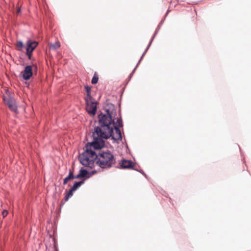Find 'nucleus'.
I'll list each match as a JSON object with an SVG mask.
<instances>
[{
    "mask_svg": "<svg viewBox=\"0 0 251 251\" xmlns=\"http://www.w3.org/2000/svg\"><path fill=\"white\" fill-rule=\"evenodd\" d=\"M16 47L17 50L19 51H22L23 49L24 48V44L22 41H18L16 43Z\"/></svg>",
    "mask_w": 251,
    "mask_h": 251,
    "instance_id": "ddd939ff",
    "label": "nucleus"
},
{
    "mask_svg": "<svg viewBox=\"0 0 251 251\" xmlns=\"http://www.w3.org/2000/svg\"><path fill=\"white\" fill-rule=\"evenodd\" d=\"M87 111L93 115H94L97 110L96 102L94 101L93 99H85Z\"/></svg>",
    "mask_w": 251,
    "mask_h": 251,
    "instance_id": "20e7f679",
    "label": "nucleus"
},
{
    "mask_svg": "<svg viewBox=\"0 0 251 251\" xmlns=\"http://www.w3.org/2000/svg\"><path fill=\"white\" fill-rule=\"evenodd\" d=\"M74 179L75 178H76V179H78V178H81L82 176L80 175V174H78L77 175H76V176H74Z\"/></svg>",
    "mask_w": 251,
    "mask_h": 251,
    "instance_id": "a211bd4d",
    "label": "nucleus"
},
{
    "mask_svg": "<svg viewBox=\"0 0 251 251\" xmlns=\"http://www.w3.org/2000/svg\"><path fill=\"white\" fill-rule=\"evenodd\" d=\"M84 183V180H82L79 182H75L73 185L71 189L74 191L77 190Z\"/></svg>",
    "mask_w": 251,
    "mask_h": 251,
    "instance_id": "9b49d317",
    "label": "nucleus"
},
{
    "mask_svg": "<svg viewBox=\"0 0 251 251\" xmlns=\"http://www.w3.org/2000/svg\"><path fill=\"white\" fill-rule=\"evenodd\" d=\"M104 125L101 127H95L93 133V142L87 143L85 151L79 156L80 163L86 167L92 168L95 161L102 169H107L115 164L116 161L113 154L109 151H101L97 154L95 150H100L104 147L105 139L111 135V128Z\"/></svg>",
    "mask_w": 251,
    "mask_h": 251,
    "instance_id": "f257e3e1",
    "label": "nucleus"
},
{
    "mask_svg": "<svg viewBox=\"0 0 251 251\" xmlns=\"http://www.w3.org/2000/svg\"><path fill=\"white\" fill-rule=\"evenodd\" d=\"M74 192V191L71 188L70 190L66 193V195L64 198L65 201H67L69 199L73 196Z\"/></svg>",
    "mask_w": 251,
    "mask_h": 251,
    "instance_id": "4468645a",
    "label": "nucleus"
},
{
    "mask_svg": "<svg viewBox=\"0 0 251 251\" xmlns=\"http://www.w3.org/2000/svg\"><path fill=\"white\" fill-rule=\"evenodd\" d=\"M79 174L82 176V177H83L87 175L88 172L86 170L81 169L79 171Z\"/></svg>",
    "mask_w": 251,
    "mask_h": 251,
    "instance_id": "dca6fc26",
    "label": "nucleus"
},
{
    "mask_svg": "<svg viewBox=\"0 0 251 251\" xmlns=\"http://www.w3.org/2000/svg\"><path fill=\"white\" fill-rule=\"evenodd\" d=\"M49 45L51 49L54 50L59 48L60 47V44L59 41H56L54 44L49 43Z\"/></svg>",
    "mask_w": 251,
    "mask_h": 251,
    "instance_id": "f8f14e48",
    "label": "nucleus"
},
{
    "mask_svg": "<svg viewBox=\"0 0 251 251\" xmlns=\"http://www.w3.org/2000/svg\"><path fill=\"white\" fill-rule=\"evenodd\" d=\"M135 166L134 163L130 160H123L121 163V166L123 169H132Z\"/></svg>",
    "mask_w": 251,
    "mask_h": 251,
    "instance_id": "0eeeda50",
    "label": "nucleus"
},
{
    "mask_svg": "<svg viewBox=\"0 0 251 251\" xmlns=\"http://www.w3.org/2000/svg\"><path fill=\"white\" fill-rule=\"evenodd\" d=\"M74 179V177L73 172L70 171L69 172V175L66 178H65L63 180V184L66 185L69 180H72Z\"/></svg>",
    "mask_w": 251,
    "mask_h": 251,
    "instance_id": "9d476101",
    "label": "nucleus"
},
{
    "mask_svg": "<svg viewBox=\"0 0 251 251\" xmlns=\"http://www.w3.org/2000/svg\"><path fill=\"white\" fill-rule=\"evenodd\" d=\"M114 128L115 129L116 135L114 134L113 132L112 133V135L110 137H112V138L114 139V140L121 139L122 136L121 131L119 129V127L117 126H115L114 127Z\"/></svg>",
    "mask_w": 251,
    "mask_h": 251,
    "instance_id": "6e6552de",
    "label": "nucleus"
},
{
    "mask_svg": "<svg viewBox=\"0 0 251 251\" xmlns=\"http://www.w3.org/2000/svg\"><path fill=\"white\" fill-rule=\"evenodd\" d=\"M109 109H106V113L104 114H100L99 116L100 126L96 127H101L104 125H107V127L111 128V135L113 132L114 127H122L123 123L121 119H117L116 122L112 120L114 117V114L116 113L114 109V106L113 104L108 105Z\"/></svg>",
    "mask_w": 251,
    "mask_h": 251,
    "instance_id": "f03ea898",
    "label": "nucleus"
},
{
    "mask_svg": "<svg viewBox=\"0 0 251 251\" xmlns=\"http://www.w3.org/2000/svg\"><path fill=\"white\" fill-rule=\"evenodd\" d=\"M86 93V96L85 98V99H92L93 98L91 96V88L89 86H85L84 87Z\"/></svg>",
    "mask_w": 251,
    "mask_h": 251,
    "instance_id": "1a4fd4ad",
    "label": "nucleus"
},
{
    "mask_svg": "<svg viewBox=\"0 0 251 251\" xmlns=\"http://www.w3.org/2000/svg\"><path fill=\"white\" fill-rule=\"evenodd\" d=\"M3 100L10 110L15 113L17 112V108L15 100L11 97H4Z\"/></svg>",
    "mask_w": 251,
    "mask_h": 251,
    "instance_id": "39448f33",
    "label": "nucleus"
},
{
    "mask_svg": "<svg viewBox=\"0 0 251 251\" xmlns=\"http://www.w3.org/2000/svg\"><path fill=\"white\" fill-rule=\"evenodd\" d=\"M20 12V9H19L18 10V11H17V12H18V13H19Z\"/></svg>",
    "mask_w": 251,
    "mask_h": 251,
    "instance_id": "6ab92c4d",
    "label": "nucleus"
},
{
    "mask_svg": "<svg viewBox=\"0 0 251 251\" xmlns=\"http://www.w3.org/2000/svg\"><path fill=\"white\" fill-rule=\"evenodd\" d=\"M38 45V42L28 40L26 43V53L28 59H31L32 55V51L35 50Z\"/></svg>",
    "mask_w": 251,
    "mask_h": 251,
    "instance_id": "7ed1b4c3",
    "label": "nucleus"
},
{
    "mask_svg": "<svg viewBox=\"0 0 251 251\" xmlns=\"http://www.w3.org/2000/svg\"><path fill=\"white\" fill-rule=\"evenodd\" d=\"M21 74L24 79H29L33 75L32 67L30 65L26 66Z\"/></svg>",
    "mask_w": 251,
    "mask_h": 251,
    "instance_id": "423d86ee",
    "label": "nucleus"
},
{
    "mask_svg": "<svg viewBox=\"0 0 251 251\" xmlns=\"http://www.w3.org/2000/svg\"><path fill=\"white\" fill-rule=\"evenodd\" d=\"M99 80L98 75L97 73H95L94 75V76L92 79L91 82L93 84H96Z\"/></svg>",
    "mask_w": 251,
    "mask_h": 251,
    "instance_id": "2eb2a0df",
    "label": "nucleus"
},
{
    "mask_svg": "<svg viewBox=\"0 0 251 251\" xmlns=\"http://www.w3.org/2000/svg\"><path fill=\"white\" fill-rule=\"evenodd\" d=\"M8 214V211L7 210H3L2 212V215L3 218H5Z\"/></svg>",
    "mask_w": 251,
    "mask_h": 251,
    "instance_id": "f3484780",
    "label": "nucleus"
}]
</instances>
